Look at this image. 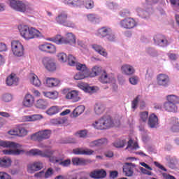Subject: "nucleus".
<instances>
[{"label": "nucleus", "instance_id": "nucleus-1", "mask_svg": "<svg viewBox=\"0 0 179 179\" xmlns=\"http://www.w3.org/2000/svg\"><path fill=\"white\" fill-rule=\"evenodd\" d=\"M54 153H55V150L51 149H46L43 151L35 148L31 149L28 152V155H29V156H40L41 157H45L46 159H49L51 163L59 164V162L62 160V157L52 156Z\"/></svg>", "mask_w": 179, "mask_h": 179}, {"label": "nucleus", "instance_id": "nucleus-2", "mask_svg": "<svg viewBox=\"0 0 179 179\" xmlns=\"http://www.w3.org/2000/svg\"><path fill=\"white\" fill-rule=\"evenodd\" d=\"M10 6L14 10L22 13H33L34 12V7L27 1L11 0Z\"/></svg>", "mask_w": 179, "mask_h": 179}, {"label": "nucleus", "instance_id": "nucleus-3", "mask_svg": "<svg viewBox=\"0 0 179 179\" xmlns=\"http://www.w3.org/2000/svg\"><path fill=\"white\" fill-rule=\"evenodd\" d=\"M0 146H2L3 148H11L12 149H16V150H12V149L3 150V155L19 156V155H22V153H24V150H19L22 148V145L17 143L0 141Z\"/></svg>", "mask_w": 179, "mask_h": 179}, {"label": "nucleus", "instance_id": "nucleus-4", "mask_svg": "<svg viewBox=\"0 0 179 179\" xmlns=\"http://www.w3.org/2000/svg\"><path fill=\"white\" fill-rule=\"evenodd\" d=\"M18 29L21 37L24 38V40L29 41L41 37V32L34 27H29L27 25H21Z\"/></svg>", "mask_w": 179, "mask_h": 179}, {"label": "nucleus", "instance_id": "nucleus-5", "mask_svg": "<svg viewBox=\"0 0 179 179\" xmlns=\"http://www.w3.org/2000/svg\"><path fill=\"white\" fill-rule=\"evenodd\" d=\"M51 136V130L45 129L39 131L36 133H34L31 136V139L32 141H36L37 142H42L45 139H50Z\"/></svg>", "mask_w": 179, "mask_h": 179}, {"label": "nucleus", "instance_id": "nucleus-6", "mask_svg": "<svg viewBox=\"0 0 179 179\" xmlns=\"http://www.w3.org/2000/svg\"><path fill=\"white\" fill-rule=\"evenodd\" d=\"M56 22L59 24H62L63 26H66V27H75V23L71 20H68V14L66 12L61 13L57 17Z\"/></svg>", "mask_w": 179, "mask_h": 179}, {"label": "nucleus", "instance_id": "nucleus-7", "mask_svg": "<svg viewBox=\"0 0 179 179\" xmlns=\"http://www.w3.org/2000/svg\"><path fill=\"white\" fill-rule=\"evenodd\" d=\"M11 49L15 57H23L24 54V47H23V45L20 41H13L11 42Z\"/></svg>", "mask_w": 179, "mask_h": 179}, {"label": "nucleus", "instance_id": "nucleus-8", "mask_svg": "<svg viewBox=\"0 0 179 179\" xmlns=\"http://www.w3.org/2000/svg\"><path fill=\"white\" fill-rule=\"evenodd\" d=\"M42 64L49 72H54L57 71V64H55V60L52 57H45L42 59Z\"/></svg>", "mask_w": 179, "mask_h": 179}, {"label": "nucleus", "instance_id": "nucleus-9", "mask_svg": "<svg viewBox=\"0 0 179 179\" xmlns=\"http://www.w3.org/2000/svg\"><path fill=\"white\" fill-rule=\"evenodd\" d=\"M38 49L42 52H46V54H56L57 53V46L55 45L45 42L43 44L39 45Z\"/></svg>", "mask_w": 179, "mask_h": 179}, {"label": "nucleus", "instance_id": "nucleus-10", "mask_svg": "<svg viewBox=\"0 0 179 179\" xmlns=\"http://www.w3.org/2000/svg\"><path fill=\"white\" fill-rule=\"evenodd\" d=\"M120 26L122 29L131 30L136 27V21L132 17H127L120 21Z\"/></svg>", "mask_w": 179, "mask_h": 179}, {"label": "nucleus", "instance_id": "nucleus-11", "mask_svg": "<svg viewBox=\"0 0 179 179\" xmlns=\"http://www.w3.org/2000/svg\"><path fill=\"white\" fill-rule=\"evenodd\" d=\"M44 167L43 162L38 161L34 162V163L29 164L27 166V171L30 174H34L36 171H40Z\"/></svg>", "mask_w": 179, "mask_h": 179}, {"label": "nucleus", "instance_id": "nucleus-12", "mask_svg": "<svg viewBox=\"0 0 179 179\" xmlns=\"http://www.w3.org/2000/svg\"><path fill=\"white\" fill-rule=\"evenodd\" d=\"M157 83L159 86L167 87L170 85V77L166 74L161 73L157 76Z\"/></svg>", "mask_w": 179, "mask_h": 179}, {"label": "nucleus", "instance_id": "nucleus-13", "mask_svg": "<svg viewBox=\"0 0 179 179\" xmlns=\"http://www.w3.org/2000/svg\"><path fill=\"white\" fill-rule=\"evenodd\" d=\"M154 41L157 45L159 47H167L169 45V41L164 35L157 34L154 36Z\"/></svg>", "mask_w": 179, "mask_h": 179}, {"label": "nucleus", "instance_id": "nucleus-14", "mask_svg": "<svg viewBox=\"0 0 179 179\" xmlns=\"http://www.w3.org/2000/svg\"><path fill=\"white\" fill-rule=\"evenodd\" d=\"M154 41L157 45L159 47H167L169 45V41L164 35L157 34L154 36Z\"/></svg>", "mask_w": 179, "mask_h": 179}, {"label": "nucleus", "instance_id": "nucleus-15", "mask_svg": "<svg viewBox=\"0 0 179 179\" xmlns=\"http://www.w3.org/2000/svg\"><path fill=\"white\" fill-rule=\"evenodd\" d=\"M91 178L101 179L107 177V172L104 169L95 170L90 173Z\"/></svg>", "mask_w": 179, "mask_h": 179}, {"label": "nucleus", "instance_id": "nucleus-16", "mask_svg": "<svg viewBox=\"0 0 179 179\" xmlns=\"http://www.w3.org/2000/svg\"><path fill=\"white\" fill-rule=\"evenodd\" d=\"M73 155H84L85 156H92L94 153V150H90L89 148L83 149L82 148H78L73 150Z\"/></svg>", "mask_w": 179, "mask_h": 179}, {"label": "nucleus", "instance_id": "nucleus-17", "mask_svg": "<svg viewBox=\"0 0 179 179\" xmlns=\"http://www.w3.org/2000/svg\"><path fill=\"white\" fill-rule=\"evenodd\" d=\"M148 125L150 128H157L159 125V117L155 113H152L148 117Z\"/></svg>", "mask_w": 179, "mask_h": 179}, {"label": "nucleus", "instance_id": "nucleus-18", "mask_svg": "<svg viewBox=\"0 0 179 179\" xmlns=\"http://www.w3.org/2000/svg\"><path fill=\"white\" fill-rule=\"evenodd\" d=\"M101 118L102 120L104 129H108L114 127V120H113V118L111 117V116L110 115L103 116Z\"/></svg>", "mask_w": 179, "mask_h": 179}, {"label": "nucleus", "instance_id": "nucleus-19", "mask_svg": "<svg viewBox=\"0 0 179 179\" xmlns=\"http://www.w3.org/2000/svg\"><path fill=\"white\" fill-rule=\"evenodd\" d=\"M66 99L68 100H71L73 103H77V101H80V96H79V92L76 90H72L69 92L66 95Z\"/></svg>", "mask_w": 179, "mask_h": 179}, {"label": "nucleus", "instance_id": "nucleus-20", "mask_svg": "<svg viewBox=\"0 0 179 179\" xmlns=\"http://www.w3.org/2000/svg\"><path fill=\"white\" fill-rule=\"evenodd\" d=\"M121 71L127 76H131L135 73V68L130 64H123L121 67Z\"/></svg>", "mask_w": 179, "mask_h": 179}, {"label": "nucleus", "instance_id": "nucleus-21", "mask_svg": "<svg viewBox=\"0 0 179 179\" xmlns=\"http://www.w3.org/2000/svg\"><path fill=\"white\" fill-rule=\"evenodd\" d=\"M134 167L135 164L131 163H126L123 166V173L127 177H132L134 176Z\"/></svg>", "mask_w": 179, "mask_h": 179}, {"label": "nucleus", "instance_id": "nucleus-22", "mask_svg": "<svg viewBox=\"0 0 179 179\" xmlns=\"http://www.w3.org/2000/svg\"><path fill=\"white\" fill-rule=\"evenodd\" d=\"M63 44H70V45H75L76 44V37L72 33H67L66 38H63Z\"/></svg>", "mask_w": 179, "mask_h": 179}, {"label": "nucleus", "instance_id": "nucleus-23", "mask_svg": "<svg viewBox=\"0 0 179 179\" xmlns=\"http://www.w3.org/2000/svg\"><path fill=\"white\" fill-rule=\"evenodd\" d=\"M6 85L8 86H12L15 85L16 86L19 82V78L16 76L15 73H12L6 79Z\"/></svg>", "mask_w": 179, "mask_h": 179}, {"label": "nucleus", "instance_id": "nucleus-24", "mask_svg": "<svg viewBox=\"0 0 179 179\" xmlns=\"http://www.w3.org/2000/svg\"><path fill=\"white\" fill-rule=\"evenodd\" d=\"M78 86L81 90H84L87 93H94L97 90L96 87H90V85L83 83L78 84Z\"/></svg>", "mask_w": 179, "mask_h": 179}, {"label": "nucleus", "instance_id": "nucleus-25", "mask_svg": "<svg viewBox=\"0 0 179 179\" xmlns=\"http://www.w3.org/2000/svg\"><path fill=\"white\" fill-rule=\"evenodd\" d=\"M22 103L24 107H31L34 104V96L30 94H27Z\"/></svg>", "mask_w": 179, "mask_h": 179}, {"label": "nucleus", "instance_id": "nucleus-26", "mask_svg": "<svg viewBox=\"0 0 179 179\" xmlns=\"http://www.w3.org/2000/svg\"><path fill=\"white\" fill-rule=\"evenodd\" d=\"M108 141L107 138H101L95 140L90 143V148H96V146H103V145H107Z\"/></svg>", "mask_w": 179, "mask_h": 179}, {"label": "nucleus", "instance_id": "nucleus-27", "mask_svg": "<svg viewBox=\"0 0 179 179\" xmlns=\"http://www.w3.org/2000/svg\"><path fill=\"white\" fill-rule=\"evenodd\" d=\"M94 111L96 115H101L106 111V106L103 103H95Z\"/></svg>", "mask_w": 179, "mask_h": 179}, {"label": "nucleus", "instance_id": "nucleus-28", "mask_svg": "<svg viewBox=\"0 0 179 179\" xmlns=\"http://www.w3.org/2000/svg\"><path fill=\"white\" fill-rule=\"evenodd\" d=\"M111 33V29L107 27H103L97 31V36L99 37H107Z\"/></svg>", "mask_w": 179, "mask_h": 179}, {"label": "nucleus", "instance_id": "nucleus-29", "mask_svg": "<svg viewBox=\"0 0 179 179\" xmlns=\"http://www.w3.org/2000/svg\"><path fill=\"white\" fill-rule=\"evenodd\" d=\"M29 77L30 82L34 86L36 87H40V86H41V81L36 74L32 73L29 75Z\"/></svg>", "mask_w": 179, "mask_h": 179}, {"label": "nucleus", "instance_id": "nucleus-30", "mask_svg": "<svg viewBox=\"0 0 179 179\" xmlns=\"http://www.w3.org/2000/svg\"><path fill=\"white\" fill-rule=\"evenodd\" d=\"M71 162L73 166H86L89 162L87 160L79 157L72 158Z\"/></svg>", "mask_w": 179, "mask_h": 179}, {"label": "nucleus", "instance_id": "nucleus-31", "mask_svg": "<svg viewBox=\"0 0 179 179\" xmlns=\"http://www.w3.org/2000/svg\"><path fill=\"white\" fill-rule=\"evenodd\" d=\"M164 108L169 113H176L177 111V106L168 101L164 103Z\"/></svg>", "mask_w": 179, "mask_h": 179}, {"label": "nucleus", "instance_id": "nucleus-32", "mask_svg": "<svg viewBox=\"0 0 179 179\" xmlns=\"http://www.w3.org/2000/svg\"><path fill=\"white\" fill-rule=\"evenodd\" d=\"M92 48L98 54H100V55H103V57H107V52H106V50L103 48V47L99 45L94 44V45H92Z\"/></svg>", "mask_w": 179, "mask_h": 179}, {"label": "nucleus", "instance_id": "nucleus-33", "mask_svg": "<svg viewBox=\"0 0 179 179\" xmlns=\"http://www.w3.org/2000/svg\"><path fill=\"white\" fill-rule=\"evenodd\" d=\"M171 131L172 132H179V122L177 119H172L171 122Z\"/></svg>", "mask_w": 179, "mask_h": 179}, {"label": "nucleus", "instance_id": "nucleus-34", "mask_svg": "<svg viewBox=\"0 0 179 179\" xmlns=\"http://www.w3.org/2000/svg\"><path fill=\"white\" fill-rule=\"evenodd\" d=\"M46 85L48 87H55L59 85V80L55 78H46Z\"/></svg>", "mask_w": 179, "mask_h": 179}, {"label": "nucleus", "instance_id": "nucleus-35", "mask_svg": "<svg viewBox=\"0 0 179 179\" xmlns=\"http://www.w3.org/2000/svg\"><path fill=\"white\" fill-rule=\"evenodd\" d=\"M36 108H41V110H45L48 106V102L44 99H39L36 103Z\"/></svg>", "mask_w": 179, "mask_h": 179}, {"label": "nucleus", "instance_id": "nucleus-36", "mask_svg": "<svg viewBox=\"0 0 179 179\" xmlns=\"http://www.w3.org/2000/svg\"><path fill=\"white\" fill-rule=\"evenodd\" d=\"M99 81L101 83H110L111 82V78L108 77V75L106 71H103L99 78Z\"/></svg>", "mask_w": 179, "mask_h": 179}, {"label": "nucleus", "instance_id": "nucleus-37", "mask_svg": "<svg viewBox=\"0 0 179 179\" xmlns=\"http://www.w3.org/2000/svg\"><path fill=\"white\" fill-rule=\"evenodd\" d=\"M166 100L168 103H171L172 104H178L179 103V96H177L176 95H168L166 96Z\"/></svg>", "mask_w": 179, "mask_h": 179}, {"label": "nucleus", "instance_id": "nucleus-38", "mask_svg": "<svg viewBox=\"0 0 179 179\" xmlns=\"http://www.w3.org/2000/svg\"><path fill=\"white\" fill-rule=\"evenodd\" d=\"M85 111V106H79L76 108L73 111V116L76 117H79L81 114H83Z\"/></svg>", "mask_w": 179, "mask_h": 179}, {"label": "nucleus", "instance_id": "nucleus-39", "mask_svg": "<svg viewBox=\"0 0 179 179\" xmlns=\"http://www.w3.org/2000/svg\"><path fill=\"white\" fill-rule=\"evenodd\" d=\"M12 164V160L6 157L0 159V166L1 167H9Z\"/></svg>", "mask_w": 179, "mask_h": 179}, {"label": "nucleus", "instance_id": "nucleus-40", "mask_svg": "<svg viewBox=\"0 0 179 179\" xmlns=\"http://www.w3.org/2000/svg\"><path fill=\"white\" fill-rule=\"evenodd\" d=\"M49 41H52V43H55V44H64V37L61 35H57L55 37L50 38Z\"/></svg>", "mask_w": 179, "mask_h": 179}, {"label": "nucleus", "instance_id": "nucleus-41", "mask_svg": "<svg viewBox=\"0 0 179 179\" xmlns=\"http://www.w3.org/2000/svg\"><path fill=\"white\" fill-rule=\"evenodd\" d=\"M58 113H59V107L57 106H52L46 111L48 115H55Z\"/></svg>", "mask_w": 179, "mask_h": 179}, {"label": "nucleus", "instance_id": "nucleus-42", "mask_svg": "<svg viewBox=\"0 0 179 179\" xmlns=\"http://www.w3.org/2000/svg\"><path fill=\"white\" fill-rule=\"evenodd\" d=\"M92 127H94L95 129H105L101 117L99 120H96L94 123H92Z\"/></svg>", "mask_w": 179, "mask_h": 179}, {"label": "nucleus", "instance_id": "nucleus-43", "mask_svg": "<svg viewBox=\"0 0 179 179\" xmlns=\"http://www.w3.org/2000/svg\"><path fill=\"white\" fill-rule=\"evenodd\" d=\"M140 122H148V120H149V112L143 111L140 112Z\"/></svg>", "mask_w": 179, "mask_h": 179}, {"label": "nucleus", "instance_id": "nucleus-44", "mask_svg": "<svg viewBox=\"0 0 179 179\" xmlns=\"http://www.w3.org/2000/svg\"><path fill=\"white\" fill-rule=\"evenodd\" d=\"M139 149V145L138 144V142H134L132 139H129L127 142V146L126 149Z\"/></svg>", "mask_w": 179, "mask_h": 179}, {"label": "nucleus", "instance_id": "nucleus-45", "mask_svg": "<svg viewBox=\"0 0 179 179\" xmlns=\"http://www.w3.org/2000/svg\"><path fill=\"white\" fill-rule=\"evenodd\" d=\"M127 143V140L125 139H117L113 143L115 148H124Z\"/></svg>", "mask_w": 179, "mask_h": 179}, {"label": "nucleus", "instance_id": "nucleus-46", "mask_svg": "<svg viewBox=\"0 0 179 179\" xmlns=\"http://www.w3.org/2000/svg\"><path fill=\"white\" fill-rule=\"evenodd\" d=\"M43 94L45 97H48V99H55L58 97V92H43Z\"/></svg>", "mask_w": 179, "mask_h": 179}, {"label": "nucleus", "instance_id": "nucleus-47", "mask_svg": "<svg viewBox=\"0 0 179 179\" xmlns=\"http://www.w3.org/2000/svg\"><path fill=\"white\" fill-rule=\"evenodd\" d=\"M76 66L78 71H80V72L84 73H87V67L86 66V64L77 63Z\"/></svg>", "mask_w": 179, "mask_h": 179}, {"label": "nucleus", "instance_id": "nucleus-48", "mask_svg": "<svg viewBox=\"0 0 179 179\" xmlns=\"http://www.w3.org/2000/svg\"><path fill=\"white\" fill-rule=\"evenodd\" d=\"M69 65L70 66H76V64L78 62H76V58L73 57L72 55H69V57H67Z\"/></svg>", "mask_w": 179, "mask_h": 179}, {"label": "nucleus", "instance_id": "nucleus-49", "mask_svg": "<svg viewBox=\"0 0 179 179\" xmlns=\"http://www.w3.org/2000/svg\"><path fill=\"white\" fill-rule=\"evenodd\" d=\"M80 1V0H62L63 3H64L65 5H69V6L71 5V6H78Z\"/></svg>", "mask_w": 179, "mask_h": 179}, {"label": "nucleus", "instance_id": "nucleus-50", "mask_svg": "<svg viewBox=\"0 0 179 179\" xmlns=\"http://www.w3.org/2000/svg\"><path fill=\"white\" fill-rule=\"evenodd\" d=\"M84 5L86 9H93L94 8V1L92 0H84Z\"/></svg>", "mask_w": 179, "mask_h": 179}, {"label": "nucleus", "instance_id": "nucleus-51", "mask_svg": "<svg viewBox=\"0 0 179 179\" xmlns=\"http://www.w3.org/2000/svg\"><path fill=\"white\" fill-rule=\"evenodd\" d=\"M42 118L43 115H32L27 117V121H38V120H42Z\"/></svg>", "mask_w": 179, "mask_h": 179}, {"label": "nucleus", "instance_id": "nucleus-52", "mask_svg": "<svg viewBox=\"0 0 179 179\" xmlns=\"http://www.w3.org/2000/svg\"><path fill=\"white\" fill-rule=\"evenodd\" d=\"M57 58L60 62H66V61H68V56L64 52L59 53Z\"/></svg>", "mask_w": 179, "mask_h": 179}, {"label": "nucleus", "instance_id": "nucleus-53", "mask_svg": "<svg viewBox=\"0 0 179 179\" xmlns=\"http://www.w3.org/2000/svg\"><path fill=\"white\" fill-rule=\"evenodd\" d=\"M101 72V68L99 66H94L92 68L91 75L92 76H98V75Z\"/></svg>", "mask_w": 179, "mask_h": 179}, {"label": "nucleus", "instance_id": "nucleus-54", "mask_svg": "<svg viewBox=\"0 0 179 179\" xmlns=\"http://www.w3.org/2000/svg\"><path fill=\"white\" fill-rule=\"evenodd\" d=\"M59 164L63 167H68L69 166H71V159H66L64 161V157H62V160L59 162Z\"/></svg>", "mask_w": 179, "mask_h": 179}, {"label": "nucleus", "instance_id": "nucleus-55", "mask_svg": "<svg viewBox=\"0 0 179 179\" xmlns=\"http://www.w3.org/2000/svg\"><path fill=\"white\" fill-rule=\"evenodd\" d=\"M87 73H78L75 75L74 79L76 80H82V79H85L86 78V75Z\"/></svg>", "mask_w": 179, "mask_h": 179}, {"label": "nucleus", "instance_id": "nucleus-56", "mask_svg": "<svg viewBox=\"0 0 179 179\" xmlns=\"http://www.w3.org/2000/svg\"><path fill=\"white\" fill-rule=\"evenodd\" d=\"M28 131L27 129H26L24 127H19L18 128V136H26L27 135Z\"/></svg>", "mask_w": 179, "mask_h": 179}, {"label": "nucleus", "instance_id": "nucleus-57", "mask_svg": "<svg viewBox=\"0 0 179 179\" xmlns=\"http://www.w3.org/2000/svg\"><path fill=\"white\" fill-rule=\"evenodd\" d=\"M138 169H139L141 173H142V174H145V176H153V173H152V171H148L142 166H139Z\"/></svg>", "mask_w": 179, "mask_h": 179}, {"label": "nucleus", "instance_id": "nucleus-58", "mask_svg": "<svg viewBox=\"0 0 179 179\" xmlns=\"http://www.w3.org/2000/svg\"><path fill=\"white\" fill-rule=\"evenodd\" d=\"M44 174L45 178H50L52 174H54V169L52 168H48Z\"/></svg>", "mask_w": 179, "mask_h": 179}, {"label": "nucleus", "instance_id": "nucleus-59", "mask_svg": "<svg viewBox=\"0 0 179 179\" xmlns=\"http://www.w3.org/2000/svg\"><path fill=\"white\" fill-rule=\"evenodd\" d=\"M13 96L10 94H3L2 96L3 101H6V103L9 101H12Z\"/></svg>", "mask_w": 179, "mask_h": 179}, {"label": "nucleus", "instance_id": "nucleus-60", "mask_svg": "<svg viewBox=\"0 0 179 179\" xmlns=\"http://www.w3.org/2000/svg\"><path fill=\"white\" fill-rule=\"evenodd\" d=\"M131 85H138V82L139 81V78L138 76H132L129 79Z\"/></svg>", "mask_w": 179, "mask_h": 179}, {"label": "nucleus", "instance_id": "nucleus-61", "mask_svg": "<svg viewBox=\"0 0 179 179\" xmlns=\"http://www.w3.org/2000/svg\"><path fill=\"white\" fill-rule=\"evenodd\" d=\"M138 103H139V96H137L136 99L131 102V108L135 109L138 106Z\"/></svg>", "mask_w": 179, "mask_h": 179}, {"label": "nucleus", "instance_id": "nucleus-62", "mask_svg": "<svg viewBox=\"0 0 179 179\" xmlns=\"http://www.w3.org/2000/svg\"><path fill=\"white\" fill-rule=\"evenodd\" d=\"M0 179H12V177L6 173L0 172Z\"/></svg>", "mask_w": 179, "mask_h": 179}, {"label": "nucleus", "instance_id": "nucleus-63", "mask_svg": "<svg viewBox=\"0 0 179 179\" xmlns=\"http://www.w3.org/2000/svg\"><path fill=\"white\" fill-rule=\"evenodd\" d=\"M130 13L131 12H129V10L124 9L120 11V15L122 17H125V16H129Z\"/></svg>", "mask_w": 179, "mask_h": 179}, {"label": "nucleus", "instance_id": "nucleus-64", "mask_svg": "<svg viewBox=\"0 0 179 179\" xmlns=\"http://www.w3.org/2000/svg\"><path fill=\"white\" fill-rule=\"evenodd\" d=\"M87 17L90 22H95V20L97 19V15L94 14H89L87 15Z\"/></svg>", "mask_w": 179, "mask_h": 179}]
</instances>
